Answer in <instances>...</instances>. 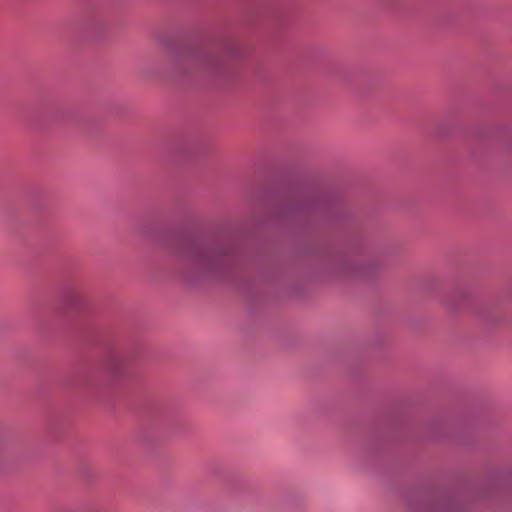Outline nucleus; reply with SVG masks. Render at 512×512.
Listing matches in <instances>:
<instances>
[{"label":"nucleus","instance_id":"nucleus-1","mask_svg":"<svg viewBox=\"0 0 512 512\" xmlns=\"http://www.w3.org/2000/svg\"><path fill=\"white\" fill-rule=\"evenodd\" d=\"M192 257L199 268L203 270L213 269L217 264L214 253L204 248H196Z\"/></svg>","mask_w":512,"mask_h":512}]
</instances>
